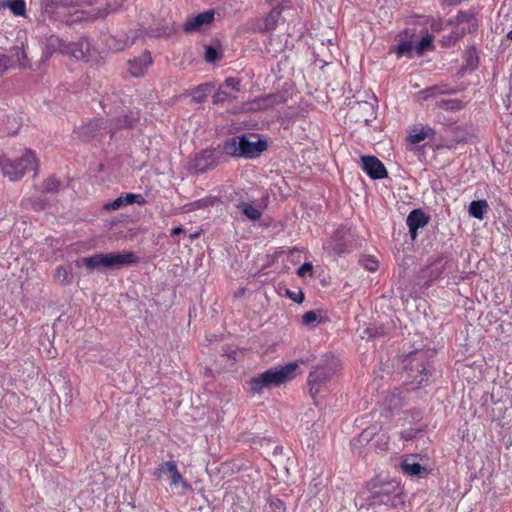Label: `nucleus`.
I'll return each instance as SVG.
<instances>
[{
	"mask_svg": "<svg viewBox=\"0 0 512 512\" xmlns=\"http://www.w3.org/2000/svg\"><path fill=\"white\" fill-rule=\"evenodd\" d=\"M134 121L135 118L129 115H122L105 121L95 120L82 127V134L85 140L94 138L102 127L107 129L109 133L114 134L119 129L132 127Z\"/></svg>",
	"mask_w": 512,
	"mask_h": 512,
	"instance_id": "423d86ee",
	"label": "nucleus"
},
{
	"mask_svg": "<svg viewBox=\"0 0 512 512\" xmlns=\"http://www.w3.org/2000/svg\"><path fill=\"white\" fill-rule=\"evenodd\" d=\"M333 375V368L327 366H319L309 373L308 385L313 398L320 392L321 386L330 381Z\"/></svg>",
	"mask_w": 512,
	"mask_h": 512,
	"instance_id": "1a4fd4ad",
	"label": "nucleus"
},
{
	"mask_svg": "<svg viewBox=\"0 0 512 512\" xmlns=\"http://www.w3.org/2000/svg\"><path fill=\"white\" fill-rule=\"evenodd\" d=\"M153 474L158 478H161L163 474H169V476H171V485L173 486H178L183 482L182 475L179 473L177 466L173 461L162 463Z\"/></svg>",
	"mask_w": 512,
	"mask_h": 512,
	"instance_id": "aec40b11",
	"label": "nucleus"
},
{
	"mask_svg": "<svg viewBox=\"0 0 512 512\" xmlns=\"http://www.w3.org/2000/svg\"><path fill=\"white\" fill-rule=\"evenodd\" d=\"M152 64V57L149 52L143 53L140 57L129 60V72L134 77H141L145 70Z\"/></svg>",
	"mask_w": 512,
	"mask_h": 512,
	"instance_id": "412c9836",
	"label": "nucleus"
},
{
	"mask_svg": "<svg viewBox=\"0 0 512 512\" xmlns=\"http://www.w3.org/2000/svg\"><path fill=\"white\" fill-rule=\"evenodd\" d=\"M7 8H9L15 16H25L26 14V4L24 0H8Z\"/></svg>",
	"mask_w": 512,
	"mask_h": 512,
	"instance_id": "7c9ffc66",
	"label": "nucleus"
},
{
	"mask_svg": "<svg viewBox=\"0 0 512 512\" xmlns=\"http://www.w3.org/2000/svg\"><path fill=\"white\" fill-rule=\"evenodd\" d=\"M445 104H446V109H450V110H460L462 108L461 101H459L457 99L449 100Z\"/></svg>",
	"mask_w": 512,
	"mask_h": 512,
	"instance_id": "de8ad7c7",
	"label": "nucleus"
},
{
	"mask_svg": "<svg viewBox=\"0 0 512 512\" xmlns=\"http://www.w3.org/2000/svg\"><path fill=\"white\" fill-rule=\"evenodd\" d=\"M66 44L67 42L54 34L45 36L43 39L44 59L47 60L56 53L64 55L65 51H67Z\"/></svg>",
	"mask_w": 512,
	"mask_h": 512,
	"instance_id": "2eb2a0df",
	"label": "nucleus"
},
{
	"mask_svg": "<svg viewBox=\"0 0 512 512\" xmlns=\"http://www.w3.org/2000/svg\"><path fill=\"white\" fill-rule=\"evenodd\" d=\"M241 111L245 113H253V112H260L261 106L258 103L257 98L251 101H248L244 103L241 107Z\"/></svg>",
	"mask_w": 512,
	"mask_h": 512,
	"instance_id": "58836bf2",
	"label": "nucleus"
},
{
	"mask_svg": "<svg viewBox=\"0 0 512 512\" xmlns=\"http://www.w3.org/2000/svg\"><path fill=\"white\" fill-rule=\"evenodd\" d=\"M402 503V488L397 480L380 478L372 480L370 505L396 507Z\"/></svg>",
	"mask_w": 512,
	"mask_h": 512,
	"instance_id": "f03ea898",
	"label": "nucleus"
},
{
	"mask_svg": "<svg viewBox=\"0 0 512 512\" xmlns=\"http://www.w3.org/2000/svg\"><path fill=\"white\" fill-rule=\"evenodd\" d=\"M434 90H435V88L426 89L424 91V93L426 94V97L430 96Z\"/></svg>",
	"mask_w": 512,
	"mask_h": 512,
	"instance_id": "603ef678",
	"label": "nucleus"
},
{
	"mask_svg": "<svg viewBox=\"0 0 512 512\" xmlns=\"http://www.w3.org/2000/svg\"><path fill=\"white\" fill-rule=\"evenodd\" d=\"M360 264L368 271L370 272H374L377 270L378 268V261L371 257V256H366V257H363L361 260H360Z\"/></svg>",
	"mask_w": 512,
	"mask_h": 512,
	"instance_id": "c9c22d12",
	"label": "nucleus"
},
{
	"mask_svg": "<svg viewBox=\"0 0 512 512\" xmlns=\"http://www.w3.org/2000/svg\"><path fill=\"white\" fill-rule=\"evenodd\" d=\"M8 6V0H1L0 1V9L7 8Z\"/></svg>",
	"mask_w": 512,
	"mask_h": 512,
	"instance_id": "8fccbe9b",
	"label": "nucleus"
},
{
	"mask_svg": "<svg viewBox=\"0 0 512 512\" xmlns=\"http://www.w3.org/2000/svg\"><path fill=\"white\" fill-rule=\"evenodd\" d=\"M361 167L372 179L387 177V170L384 164L375 156H362Z\"/></svg>",
	"mask_w": 512,
	"mask_h": 512,
	"instance_id": "9b49d317",
	"label": "nucleus"
},
{
	"mask_svg": "<svg viewBox=\"0 0 512 512\" xmlns=\"http://www.w3.org/2000/svg\"><path fill=\"white\" fill-rule=\"evenodd\" d=\"M235 99L236 96H232L230 93H228L223 86H219L218 90L214 93L212 97V102L214 104H220Z\"/></svg>",
	"mask_w": 512,
	"mask_h": 512,
	"instance_id": "2f4dec72",
	"label": "nucleus"
},
{
	"mask_svg": "<svg viewBox=\"0 0 512 512\" xmlns=\"http://www.w3.org/2000/svg\"><path fill=\"white\" fill-rule=\"evenodd\" d=\"M507 38L512 41V30L507 33Z\"/></svg>",
	"mask_w": 512,
	"mask_h": 512,
	"instance_id": "864d4df0",
	"label": "nucleus"
},
{
	"mask_svg": "<svg viewBox=\"0 0 512 512\" xmlns=\"http://www.w3.org/2000/svg\"><path fill=\"white\" fill-rule=\"evenodd\" d=\"M433 47V37L430 34H426L415 46V50L418 55L423 54L425 51Z\"/></svg>",
	"mask_w": 512,
	"mask_h": 512,
	"instance_id": "473e14b6",
	"label": "nucleus"
},
{
	"mask_svg": "<svg viewBox=\"0 0 512 512\" xmlns=\"http://www.w3.org/2000/svg\"><path fill=\"white\" fill-rule=\"evenodd\" d=\"M321 319V316L316 311H308L302 316V324L305 326L314 325L315 323H318Z\"/></svg>",
	"mask_w": 512,
	"mask_h": 512,
	"instance_id": "72a5a7b5",
	"label": "nucleus"
},
{
	"mask_svg": "<svg viewBox=\"0 0 512 512\" xmlns=\"http://www.w3.org/2000/svg\"><path fill=\"white\" fill-rule=\"evenodd\" d=\"M415 49L413 42L410 40H399L398 45L394 46L391 51L395 52L397 58L400 59L404 56L411 58L412 52Z\"/></svg>",
	"mask_w": 512,
	"mask_h": 512,
	"instance_id": "cd10ccee",
	"label": "nucleus"
},
{
	"mask_svg": "<svg viewBox=\"0 0 512 512\" xmlns=\"http://www.w3.org/2000/svg\"><path fill=\"white\" fill-rule=\"evenodd\" d=\"M213 203H214V201L212 198L199 199V200H196L189 204V210H197V209L206 208L208 206L213 205Z\"/></svg>",
	"mask_w": 512,
	"mask_h": 512,
	"instance_id": "ea45409f",
	"label": "nucleus"
},
{
	"mask_svg": "<svg viewBox=\"0 0 512 512\" xmlns=\"http://www.w3.org/2000/svg\"><path fill=\"white\" fill-rule=\"evenodd\" d=\"M214 15V10H206L195 16H188L183 25V30L186 33L199 31L203 26L209 25L213 22Z\"/></svg>",
	"mask_w": 512,
	"mask_h": 512,
	"instance_id": "f8f14e48",
	"label": "nucleus"
},
{
	"mask_svg": "<svg viewBox=\"0 0 512 512\" xmlns=\"http://www.w3.org/2000/svg\"><path fill=\"white\" fill-rule=\"evenodd\" d=\"M0 169L4 177L9 178L11 181H18L29 170H34L37 173L38 161L35 153L30 149H26L18 159L1 156Z\"/></svg>",
	"mask_w": 512,
	"mask_h": 512,
	"instance_id": "7ed1b4c3",
	"label": "nucleus"
},
{
	"mask_svg": "<svg viewBox=\"0 0 512 512\" xmlns=\"http://www.w3.org/2000/svg\"><path fill=\"white\" fill-rule=\"evenodd\" d=\"M77 266L81 264L86 266L90 271L96 268H104V253H96L89 257H84L76 262Z\"/></svg>",
	"mask_w": 512,
	"mask_h": 512,
	"instance_id": "393cba45",
	"label": "nucleus"
},
{
	"mask_svg": "<svg viewBox=\"0 0 512 512\" xmlns=\"http://www.w3.org/2000/svg\"><path fill=\"white\" fill-rule=\"evenodd\" d=\"M488 209L489 206L486 200L472 201L469 205V215L478 220H483Z\"/></svg>",
	"mask_w": 512,
	"mask_h": 512,
	"instance_id": "bb28decb",
	"label": "nucleus"
},
{
	"mask_svg": "<svg viewBox=\"0 0 512 512\" xmlns=\"http://www.w3.org/2000/svg\"><path fill=\"white\" fill-rule=\"evenodd\" d=\"M221 86L224 88H231L234 91L239 92L241 90V80L234 77H228Z\"/></svg>",
	"mask_w": 512,
	"mask_h": 512,
	"instance_id": "79ce46f5",
	"label": "nucleus"
},
{
	"mask_svg": "<svg viewBox=\"0 0 512 512\" xmlns=\"http://www.w3.org/2000/svg\"><path fill=\"white\" fill-rule=\"evenodd\" d=\"M424 352L422 351H415L406 356V361H409V363H412L413 361H417L415 367L412 366L409 368L410 373H413L414 370L419 372L420 379L417 381L419 385H422L425 381L428 380V377L431 375L430 368L427 364H423L421 360L424 357Z\"/></svg>",
	"mask_w": 512,
	"mask_h": 512,
	"instance_id": "f3484780",
	"label": "nucleus"
},
{
	"mask_svg": "<svg viewBox=\"0 0 512 512\" xmlns=\"http://www.w3.org/2000/svg\"><path fill=\"white\" fill-rule=\"evenodd\" d=\"M145 199L141 194L127 193L126 195L119 196L115 200L108 202L103 205V208L107 211L118 210L125 205H131L137 203L143 205Z\"/></svg>",
	"mask_w": 512,
	"mask_h": 512,
	"instance_id": "6ab92c4d",
	"label": "nucleus"
},
{
	"mask_svg": "<svg viewBox=\"0 0 512 512\" xmlns=\"http://www.w3.org/2000/svg\"><path fill=\"white\" fill-rule=\"evenodd\" d=\"M401 469L404 474L408 476H422L427 473V469L420 465L416 460L415 456L411 455L406 457L401 462Z\"/></svg>",
	"mask_w": 512,
	"mask_h": 512,
	"instance_id": "4be33fe9",
	"label": "nucleus"
},
{
	"mask_svg": "<svg viewBox=\"0 0 512 512\" xmlns=\"http://www.w3.org/2000/svg\"><path fill=\"white\" fill-rule=\"evenodd\" d=\"M66 49L67 51H65L64 54L66 56L77 60H89L91 44L87 38H80L76 42L67 43Z\"/></svg>",
	"mask_w": 512,
	"mask_h": 512,
	"instance_id": "ddd939ff",
	"label": "nucleus"
},
{
	"mask_svg": "<svg viewBox=\"0 0 512 512\" xmlns=\"http://www.w3.org/2000/svg\"><path fill=\"white\" fill-rule=\"evenodd\" d=\"M94 0H43L42 15L57 22H70V9L91 5Z\"/></svg>",
	"mask_w": 512,
	"mask_h": 512,
	"instance_id": "39448f33",
	"label": "nucleus"
},
{
	"mask_svg": "<svg viewBox=\"0 0 512 512\" xmlns=\"http://www.w3.org/2000/svg\"><path fill=\"white\" fill-rule=\"evenodd\" d=\"M212 87L211 83H203L196 86L191 92L192 100L196 103H202L206 99Z\"/></svg>",
	"mask_w": 512,
	"mask_h": 512,
	"instance_id": "c756f323",
	"label": "nucleus"
},
{
	"mask_svg": "<svg viewBox=\"0 0 512 512\" xmlns=\"http://www.w3.org/2000/svg\"><path fill=\"white\" fill-rule=\"evenodd\" d=\"M23 55L24 56V52L23 51H20L19 49L16 50V55L17 57L19 58V55Z\"/></svg>",
	"mask_w": 512,
	"mask_h": 512,
	"instance_id": "5fc2aeb1",
	"label": "nucleus"
},
{
	"mask_svg": "<svg viewBox=\"0 0 512 512\" xmlns=\"http://www.w3.org/2000/svg\"><path fill=\"white\" fill-rule=\"evenodd\" d=\"M448 5H457L460 0H445Z\"/></svg>",
	"mask_w": 512,
	"mask_h": 512,
	"instance_id": "3c124183",
	"label": "nucleus"
},
{
	"mask_svg": "<svg viewBox=\"0 0 512 512\" xmlns=\"http://www.w3.org/2000/svg\"><path fill=\"white\" fill-rule=\"evenodd\" d=\"M283 8L280 5L274 7L264 19H257L253 26L254 32H269L273 31L282 14Z\"/></svg>",
	"mask_w": 512,
	"mask_h": 512,
	"instance_id": "4468645a",
	"label": "nucleus"
},
{
	"mask_svg": "<svg viewBox=\"0 0 512 512\" xmlns=\"http://www.w3.org/2000/svg\"><path fill=\"white\" fill-rule=\"evenodd\" d=\"M287 295L296 303H301L304 300V294L301 291L295 292L287 290Z\"/></svg>",
	"mask_w": 512,
	"mask_h": 512,
	"instance_id": "49530a36",
	"label": "nucleus"
},
{
	"mask_svg": "<svg viewBox=\"0 0 512 512\" xmlns=\"http://www.w3.org/2000/svg\"><path fill=\"white\" fill-rule=\"evenodd\" d=\"M267 148L262 140L251 141L247 136H234L223 143V151L229 157L253 159Z\"/></svg>",
	"mask_w": 512,
	"mask_h": 512,
	"instance_id": "20e7f679",
	"label": "nucleus"
},
{
	"mask_svg": "<svg viewBox=\"0 0 512 512\" xmlns=\"http://www.w3.org/2000/svg\"><path fill=\"white\" fill-rule=\"evenodd\" d=\"M456 20L458 24L466 25L462 27V32H473L477 29V20L472 14L460 11L456 16Z\"/></svg>",
	"mask_w": 512,
	"mask_h": 512,
	"instance_id": "a878e982",
	"label": "nucleus"
},
{
	"mask_svg": "<svg viewBox=\"0 0 512 512\" xmlns=\"http://www.w3.org/2000/svg\"><path fill=\"white\" fill-rule=\"evenodd\" d=\"M436 134V131L429 126L423 127L420 131L410 134L408 137V141L411 144H418L425 139H432Z\"/></svg>",
	"mask_w": 512,
	"mask_h": 512,
	"instance_id": "c85d7f7f",
	"label": "nucleus"
},
{
	"mask_svg": "<svg viewBox=\"0 0 512 512\" xmlns=\"http://www.w3.org/2000/svg\"><path fill=\"white\" fill-rule=\"evenodd\" d=\"M429 220L430 216L421 209H415L409 213L406 223L412 239L417 237L418 229L425 227L429 223Z\"/></svg>",
	"mask_w": 512,
	"mask_h": 512,
	"instance_id": "dca6fc26",
	"label": "nucleus"
},
{
	"mask_svg": "<svg viewBox=\"0 0 512 512\" xmlns=\"http://www.w3.org/2000/svg\"><path fill=\"white\" fill-rule=\"evenodd\" d=\"M350 230L344 226L335 230L333 235L323 244L324 250L330 256H339L349 251L351 241L349 239Z\"/></svg>",
	"mask_w": 512,
	"mask_h": 512,
	"instance_id": "6e6552de",
	"label": "nucleus"
},
{
	"mask_svg": "<svg viewBox=\"0 0 512 512\" xmlns=\"http://www.w3.org/2000/svg\"><path fill=\"white\" fill-rule=\"evenodd\" d=\"M71 274L68 270L63 267H58L55 272V280L61 284L69 283L71 280Z\"/></svg>",
	"mask_w": 512,
	"mask_h": 512,
	"instance_id": "f704fd0d",
	"label": "nucleus"
},
{
	"mask_svg": "<svg viewBox=\"0 0 512 512\" xmlns=\"http://www.w3.org/2000/svg\"><path fill=\"white\" fill-rule=\"evenodd\" d=\"M15 65V61L8 56L0 57V76L4 75L9 69Z\"/></svg>",
	"mask_w": 512,
	"mask_h": 512,
	"instance_id": "a19ab883",
	"label": "nucleus"
},
{
	"mask_svg": "<svg viewBox=\"0 0 512 512\" xmlns=\"http://www.w3.org/2000/svg\"><path fill=\"white\" fill-rule=\"evenodd\" d=\"M389 402L390 408H398L402 406V398L400 397L399 393H392Z\"/></svg>",
	"mask_w": 512,
	"mask_h": 512,
	"instance_id": "a18cd8bd",
	"label": "nucleus"
},
{
	"mask_svg": "<svg viewBox=\"0 0 512 512\" xmlns=\"http://www.w3.org/2000/svg\"><path fill=\"white\" fill-rule=\"evenodd\" d=\"M312 269H313V266L311 263L309 262H306L304 263L302 266H300L297 270V274L298 276L300 277H304L306 276L307 274H311L312 273Z\"/></svg>",
	"mask_w": 512,
	"mask_h": 512,
	"instance_id": "c03bdc74",
	"label": "nucleus"
},
{
	"mask_svg": "<svg viewBox=\"0 0 512 512\" xmlns=\"http://www.w3.org/2000/svg\"><path fill=\"white\" fill-rule=\"evenodd\" d=\"M139 258L131 251L122 253H104V268H119L121 266L134 265Z\"/></svg>",
	"mask_w": 512,
	"mask_h": 512,
	"instance_id": "9d476101",
	"label": "nucleus"
},
{
	"mask_svg": "<svg viewBox=\"0 0 512 512\" xmlns=\"http://www.w3.org/2000/svg\"><path fill=\"white\" fill-rule=\"evenodd\" d=\"M60 182L53 176L48 177L43 183V190L45 192H55L58 190Z\"/></svg>",
	"mask_w": 512,
	"mask_h": 512,
	"instance_id": "e433bc0d",
	"label": "nucleus"
},
{
	"mask_svg": "<svg viewBox=\"0 0 512 512\" xmlns=\"http://www.w3.org/2000/svg\"><path fill=\"white\" fill-rule=\"evenodd\" d=\"M237 208L251 221H257L262 217V210L251 203L240 202L237 204Z\"/></svg>",
	"mask_w": 512,
	"mask_h": 512,
	"instance_id": "b1692460",
	"label": "nucleus"
},
{
	"mask_svg": "<svg viewBox=\"0 0 512 512\" xmlns=\"http://www.w3.org/2000/svg\"><path fill=\"white\" fill-rule=\"evenodd\" d=\"M221 53L213 46H207L205 51V60L207 62H215L221 59Z\"/></svg>",
	"mask_w": 512,
	"mask_h": 512,
	"instance_id": "4c0bfd02",
	"label": "nucleus"
},
{
	"mask_svg": "<svg viewBox=\"0 0 512 512\" xmlns=\"http://www.w3.org/2000/svg\"><path fill=\"white\" fill-rule=\"evenodd\" d=\"M297 367V363L291 362L284 366L270 368L263 373L255 375L249 381L251 392L261 394L264 389L278 387L292 380Z\"/></svg>",
	"mask_w": 512,
	"mask_h": 512,
	"instance_id": "f257e3e1",
	"label": "nucleus"
},
{
	"mask_svg": "<svg viewBox=\"0 0 512 512\" xmlns=\"http://www.w3.org/2000/svg\"><path fill=\"white\" fill-rule=\"evenodd\" d=\"M227 157L223 151V144L214 149H206L198 154L194 159V168L197 173H205L213 169L219 163L224 162Z\"/></svg>",
	"mask_w": 512,
	"mask_h": 512,
	"instance_id": "0eeeda50",
	"label": "nucleus"
},
{
	"mask_svg": "<svg viewBox=\"0 0 512 512\" xmlns=\"http://www.w3.org/2000/svg\"><path fill=\"white\" fill-rule=\"evenodd\" d=\"M257 100L259 105L261 106L262 111L271 109L285 102V98L281 94H268L263 97L257 98Z\"/></svg>",
	"mask_w": 512,
	"mask_h": 512,
	"instance_id": "5701e85b",
	"label": "nucleus"
},
{
	"mask_svg": "<svg viewBox=\"0 0 512 512\" xmlns=\"http://www.w3.org/2000/svg\"><path fill=\"white\" fill-rule=\"evenodd\" d=\"M183 232H184V229L181 226H177V227L172 229L171 235L174 236V235H178V234L183 233Z\"/></svg>",
	"mask_w": 512,
	"mask_h": 512,
	"instance_id": "09e8293b",
	"label": "nucleus"
},
{
	"mask_svg": "<svg viewBox=\"0 0 512 512\" xmlns=\"http://www.w3.org/2000/svg\"><path fill=\"white\" fill-rule=\"evenodd\" d=\"M133 44V41L129 40L128 38L125 40H119L115 44H109L110 48L114 51H121L125 48L131 46Z\"/></svg>",
	"mask_w": 512,
	"mask_h": 512,
	"instance_id": "37998d69",
	"label": "nucleus"
},
{
	"mask_svg": "<svg viewBox=\"0 0 512 512\" xmlns=\"http://www.w3.org/2000/svg\"><path fill=\"white\" fill-rule=\"evenodd\" d=\"M70 14H72V13L70 12ZM69 19H70V22H69V23H71V22H74V21H76V20H79V17H76V19H71V15H69Z\"/></svg>",
	"mask_w": 512,
	"mask_h": 512,
	"instance_id": "6e6d98bb",
	"label": "nucleus"
},
{
	"mask_svg": "<svg viewBox=\"0 0 512 512\" xmlns=\"http://www.w3.org/2000/svg\"><path fill=\"white\" fill-rule=\"evenodd\" d=\"M352 115L355 117L357 122H364L366 125H368L373 119L376 118L374 104L367 101L359 102L355 107L352 108Z\"/></svg>",
	"mask_w": 512,
	"mask_h": 512,
	"instance_id": "a211bd4d",
	"label": "nucleus"
}]
</instances>
